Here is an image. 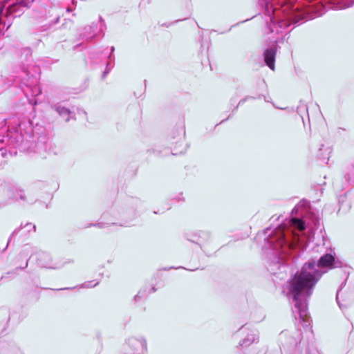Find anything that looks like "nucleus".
Returning <instances> with one entry per match:
<instances>
[{"mask_svg": "<svg viewBox=\"0 0 354 354\" xmlns=\"http://www.w3.org/2000/svg\"><path fill=\"white\" fill-rule=\"evenodd\" d=\"M26 229V231L30 232L31 230L33 232H35L36 230V226L35 225H32L31 223H28L26 225H23L22 224L20 225L19 227L16 228L12 233L11 234V236H13L16 234H17L21 230Z\"/></svg>", "mask_w": 354, "mask_h": 354, "instance_id": "2eb2a0df", "label": "nucleus"}, {"mask_svg": "<svg viewBox=\"0 0 354 354\" xmlns=\"http://www.w3.org/2000/svg\"><path fill=\"white\" fill-rule=\"evenodd\" d=\"M319 271L315 270L313 272L306 270V267H302L300 272H297L289 283V291L293 295V299L296 301L295 307L299 309L300 317L304 319L306 315L305 310L301 309L299 295L304 293L310 296L313 290L319 281Z\"/></svg>", "mask_w": 354, "mask_h": 354, "instance_id": "f257e3e1", "label": "nucleus"}, {"mask_svg": "<svg viewBox=\"0 0 354 354\" xmlns=\"http://www.w3.org/2000/svg\"><path fill=\"white\" fill-rule=\"evenodd\" d=\"M147 342L142 337H131L123 344L120 354H146Z\"/></svg>", "mask_w": 354, "mask_h": 354, "instance_id": "20e7f679", "label": "nucleus"}, {"mask_svg": "<svg viewBox=\"0 0 354 354\" xmlns=\"http://www.w3.org/2000/svg\"><path fill=\"white\" fill-rule=\"evenodd\" d=\"M12 236H11V235L10 236L9 239H8V243H6V245H8V243L10 241L11 239H12Z\"/></svg>", "mask_w": 354, "mask_h": 354, "instance_id": "bb28decb", "label": "nucleus"}, {"mask_svg": "<svg viewBox=\"0 0 354 354\" xmlns=\"http://www.w3.org/2000/svg\"><path fill=\"white\" fill-rule=\"evenodd\" d=\"M80 45H81V44H77V45L75 46H74V49H76V48H77L79 46H80Z\"/></svg>", "mask_w": 354, "mask_h": 354, "instance_id": "cd10ccee", "label": "nucleus"}, {"mask_svg": "<svg viewBox=\"0 0 354 354\" xmlns=\"http://www.w3.org/2000/svg\"><path fill=\"white\" fill-rule=\"evenodd\" d=\"M28 261H29V259H26V262H25V263H24V265L23 266H17L15 269H13L12 270L8 271L6 273H5L4 274H3L0 277V281L3 279L8 278L11 274H17V270H19V269L24 270L25 268H26L28 267Z\"/></svg>", "mask_w": 354, "mask_h": 354, "instance_id": "dca6fc26", "label": "nucleus"}, {"mask_svg": "<svg viewBox=\"0 0 354 354\" xmlns=\"http://www.w3.org/2000/svg\"><path fill=\"white\" fill-rule=\"evenodd\" d=\"M114 65H115V62L108 59V61L106 63L105 70L103 71V73L102 74V80L106 78L107 75L111 72L112 68L114 67Z\"/></svg>", "mask_w": 354, "mask_h": 354, "instance_id": "a211bd4d", "label": "nucleus"}, {"mask_svg": "<svg viewBox=\"0 0 354 354\" xmlns=\"http://www.w3.org/2000/svg\"><path fill=\"white\" fill-rule=\"evenodd\" d=\"M114 51H115V47L111 46L110 48V53H109V56L107 57L108 59L112 60L113 62H115V56L113 55Z\"/></svg>", "mask_w": 354, "mask_h": 354, "instance_id": "393cba45", "label": "nucleus"}, {"mask_svg": "<svg viewBox=\"0 0 354 354\" xmlns=\"http://www.w3.org/2000/svg\"><path fill=\"white\" fill-rule=\"evenodd\" d=\"M6 200L2 203L3 206L16 202H23V204L31 205L36 202L37 199L26 194L25 190L19 185L8 187L5 191Z\"/></svg>", "mask_w": 354, "mask_h": 354, "instance_id": "7ed1b4c3", "label": "nucleus"}, {"mask_svg": "<svg viewBox=\"0 0 354 354\" xmlns=\"http://www.w3.org/2000/svg\"><path fill=\"white\" fill-rule=\"evenodd\" d=\"M99 281L93 280L88 281L83 283L80 285V288H91L97 286L99 284Z\"/></svg>", "mask_w": 354, "mask_h": 354, "instance_id": "412c9836", "label": "nucleus"}, {"mask_svg": "<svg viewBox=\"0 0 354 354\" xmlns=\"http://www.w3.org/2000/svg\"><path fill=\"white\" fill-rule=\"evenodd\" d=\"M292 223L297 227V229L300 231H303L305 230V225L302 220L294 218L292 219Z\"/></svg>", "mask_w": 354, "mask_h": 354, "instance_id": "aec40b11", "label": "nucleus"}, {"mask_svg": "<svg viewBox=\"0 0 354 354\" xmlns=\"http://www.w3.org/2000/svg\"><path fill=\"white\" fill-rule=\"evenodd\" d=\"M47 186H48L47 182L42 181V180H38V181L34 182L32 184V189H44V188H46Z\"/></svg>", "mask_w": 354, "mask_h": 354, "instance_id": "4be33fe9", "label": "nucleus"}, {"mask_svg": "<svg viewBox=\"0 0 354 354\" xmlns=\"http://www.w3.org/2000/svg\"><path fill=\"white\" fill-rule=\"evenodd\" d=\"M109 215V212H104L102 214V219L104 220V221L98 222L96 223H91L88 225V227L94 226V227H97L99 228H104V227H107L110 225H118L120 226H124V225H122L121 223H116L112 220L109 221L108 219Z\"/></svg>", "mask_w": 354, "mask_h": 354, "instance_id": "f8f14e48", "label": "nucleus"}, {"mask_svg": "<svg viewBox=\"0 0 354 354\" xmlns=\"http://www.w3.org/2000/svg\"><path fill=\"white\" fill-rule=\"evenodd\" d=\"M106 28L105 22L103 19L99 17V24L93 23L91 26H86L84 28L85 34H84V38L87 41H91L97 34V29H99V32H103Z\"/></svg>", "mask_w": 354, "mask_h": 354, "instance_id": "423d86ee", "label": "nucleus"}, {"mask_svg": "<svg viewBox=\"0 0 354 354\" xmlns=\"http://www.w3.org/2000/svg\"><path fill=\"white\" fill-rule=\"evenodd\" d=\"M277 49L275 48H268L264 53V61L266 65L272 71L275 68V57Z\"/></svg>", "mask_w": 354, "mask_h": 354, "instance_id": "9d476101", "label": "nucleus"}, {"mask_svg": "<svg viewBox=\"0 0 354 354\" xmlns=\"http://www.w3.org/2000/svg\"><path fill=\"white\" fill-rule=\"evenodd\" d=\"M75 287L73 288H57V289H53V290L59 291V290H70V289H74Z\"/></svg>", "mask_w": 354, "mask_h": 354, "instance_id": "a878e982", "label": "nucleus"}, {"mask_svg": "<svg viewBox=\"0 0 354 354\" xmlns=\"http://www.w3.org/2000/svg\"><path fill=\"white\" fill-rule=\"evenodd\" d=\"M0 354H24L14 343L0 342Z\"/></svg>", "mask_w": 354, "mask_h": 354, "instance_id": "6e6552de", "label": "nucleus"}, {"mask_svg": "<svg viewBox=\"0 0 354 354\" xmlns=\"http://www.w3.org/2000/svg\"><path fill=\"white\" fill-rule=\"evenodd\" d=\"M155 291V286L153 284H146L143 286L136 295H135L133 299L136 302L139 301L140 299L147 298L149 295Z\"/></svg>", "mask_w": 354, "mask_h": 354, "instance_id": "9b49d317", "label": "nucleus"}, {"mask_svg": "<svg viewBox=\"0 0 354 354\" xmlns=\"http://www.w3.org/2000/svg\"><path fill=\"white\" fill-rule=\"evenodd\" d=\"M71 262H73V260H70V261H68V263H71Z\"/></svg>", "mask_w": 354, "mask_h": 354, "instance_id": "7c9ffc66", "label": "nucleus"}, {"mask_svg": "<svg viewBox=\"0 0 354 354\" xmlns=\"http://www.w3.org/2000/svg\"><path fill=\"white\" fill-rule=\"evenodd\" d=\"M33 0L30 1L29 0H15L11 5H10L7 9V11L10 13H17L21 12V8L28 7L29 4L32 3Z\"/></svg>", "mask_w": 354, "mask_h": 354, "instance_id": "1a4fd4ad", "label": "nucleus"}, {"mask_svg": "<svg viewBox=\"0 0 354 354\" xmlns=\"http://www.w3.org/2000/svg\"><path fill=\"white\" fill-rule=\"evenodd\" d=\"M111 214H113L115 220H117L118 218H127V214L124 210L122 211H116L115 209H111Z\"/></svg>", "mask_w": 354, "mask_h": 354, "instance_id": "6ab92c4d", "label": "nucleus"}, {"mask_svg": "<svg viewBox=\"0 0 354 354\" xmlns=\"http://www.w3.org/2000/svg\"><path fill=\"white\" fill-rule=\"evenodd\" d=\"M66 10H67V12H71V10L70 8H67Z\"/></svg>", "mask_w": 354, "mask_h": 354, "instance_id": "c756f323", "label": "nucleus"}, {"mask_svg": "<svg viewBox=\"0 0 354 354\" xmlns=\"http://www.w3.org/2000/svg\"><path fill=\"white\" fill-rule=\"evenodd\" d=\"M21 257H22V253H20V254H19V258H21Z\"/></svg>", "mask_w": 354, "mask_h": 354, "instance_id": "c85d7f7f", "label": "nucleus"}, {"mask_svg": "<svg viewBox=\"0 0 354 354\" xmlns=\"http://www.w3.org/2000/svg\"><path fill=\"white\" fill-rule=\"evenodd\" d=\"M152 0H141L140 3V8L141 9L148 8V6L152 3Z\"/></svg>", "mask_w": 354, "mask_h": 354, "instance_id": "5701e85b", "label": "nucleus"}, {"mask_svg": "<svg viewBox=\"0 0 354 354\" xmlns=\"http://www.w3.org/2000/svg\"><path fill=\"white\" fill-rule=\"evenodd\" d=\"M303 267H306V270L308 271V270H313L315 267V262H308L307 263H305Z\"/></svg>", "mask_w": 354, "mask_h": 354, "instance_id": "b1692460", "label": "nucleus"}, {"mask_svg": "<svg viewBox=\"0 0 354 354\" xmlns=\"http://www.w3.org/2000/svg\"><path fill=\"white\" fill-rule=\"evenodd\" d=\"M335 261L334 257L330 254H326L320 257L318 261V266L320 268H331Z\"/></svg>", "mask_w": 354, "mask_h": 354, "instance_id": "4468645a", "label": "nucleus"}, {"mask_svg": "<svg viewBox=\"0 0 354 354\" xmlns=\"http://www.w3.org/2000/svg\"><path fill=\"white\" fill-rule=\"evenodd\" d=\"M30 137L28 133L25 135L17 130L7 135L6 147L3 146L4 139L0 138V156L7 158L8 156H12L17 153V149L20 151H26L32 147V144L27 140Z\"/></svg>", "mask_w": 354, "mask_h": 354, "instance_id": "f03ea898", "label": "nucleus"}, {"mask_svg": "<svg viewBox=\"0 0 354 354\" xmlns=\"http://www.w3.org/2000/svg\"><path fill=\"white\" fill-rule=\"evenodd\" d=\"M91 62L96 66L102 62L101 53L98 52L91 53L89 56Z\"/></svg>", "mask_w": 354, "mask_h": 354, "instance_id": "f3484780", "label": "nucleus"}, {"mask_svg": "<svg viewBox=\"0 0 354 354\" xmlns=\"http://www.w3.org/2000/svg\"><path fill=\"white\" fill-rule=\"evenodd\" d=\"M36 145L38 147L39 146L41 147L43 145H45V149L48 150V152L49 153H52L55 156L61 155L63 153V149H62V147L59 145H57L55 143H52V142H46V144L37 143Z\"/></svg>", "mask_w": 354, "mask_h": 354, "instance_id": "ddd939ff", "label": "nucleus"}, {"mask_svg": "<svg viewBox=\"0 0 354 354\" xmlns=\"http://www.w3.org/2000/svg\"><path fill=\"white\" fill-rule=\"evenodd\" d=\"M50 108L66 122H68L73 118V112L68 107L64 106L62 102L52 104Z\"/></svg>", "mask_w": 354, "mask_h": 354, "instance_id": "0eeeda50", "label": "nucleus"}, {"mask_svg": "<svg viewBox=\"0 0 354 354\" xmlns=\"http://www.w3.org/2000/svg\"><path fill=\"white\" fill-rule=\"evenodd\" d=\"M35 256L36 263L40 268L55 270L62 267V265L54 264L50 254L48 252L39 251L35 254Z\"/></svg>", "mask_w": 354, "mask_h": 354, "instance_id": "39448f33", "label": "nucleus"}]
</instances>
